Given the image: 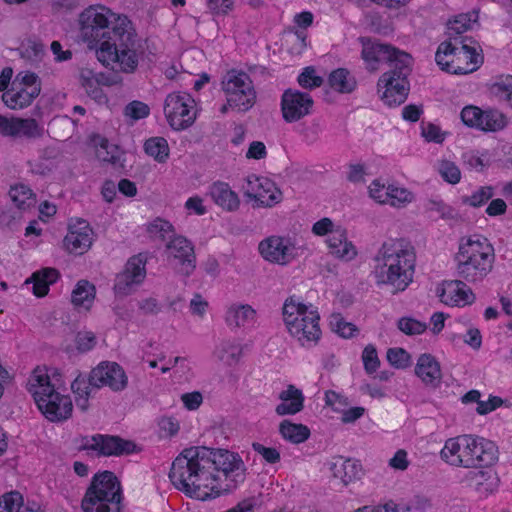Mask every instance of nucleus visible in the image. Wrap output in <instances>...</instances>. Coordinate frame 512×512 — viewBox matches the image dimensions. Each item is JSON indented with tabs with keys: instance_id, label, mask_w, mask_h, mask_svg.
<instances>
[{
	"instance_id": "56",
	"label": "nucleus",
	"mask_w": 512,
	"mask_h": 512,
	"mask_svg": "<svg viewBox=\"0 0 512 512\" xmlns=\"http://www.w3.org/2000/svg\"><path fill=\"white\" fill-rule=\"evenodd\" d=\"M421 134L428 142L442 143L445 139L444 133L433 123L422 124Z\"/></svg>"
},
{
	"instance_id": "13",
	"label": "nucleus",
	"mask_w": 512,
	"mask_h": 512,
	"mask_svg": "<svg viewBox=\"0 0 512 512\" xmlns=\"http://www.w3.org/2000/svg\"><path fill=\"white\" fill-rule=\"evenodd\" d=\"M78 449L95 453L97 457H121L140 450L134 441L110 434L83 436Z\"/></svg>"
},
{
	"instance_id": "37",
	"label": "nucleus",
	"mask_w": 512,
	"mask_h": 512,
	"mask_svg": "<svg viewBox=\"0 0 512 512\" xmlns=\"http://www.w3.org/2000/svg\"><path fill=\"white\" fill-rule=\"evenodd\" d=\"M144 151L157 162L164 163L169 157L168 142L163 137H152L145 141Z\"/></svg>"
},
{
	"instance_id": "3",
	"label": "nucleus",
	"mask_w": 512,
	"mask_h": 512,
	"mask_svg": "<svg viewBox=\"0 0 512 512\" xmlns=\"http://www.w3.org/2000/svg\"><path fill=\"white\" fill-rule=\"evenodd\" d=\"M374 261L373 274L378 285H389L397 293L404 291L413 281L416 253L410 241L388 239L377 251Z\"/></svg>"
},
{
	"instance_id": "46",
	"label": "nucleus",
	"mask_w": 512,
	"mask_h": 512,
	"mask_svg": "<svg viewBox=\"0 0 512 512\" xmlns=\"http://www.w3.org/2000/svg\"><path fill=\"white\" fill-rule=\"evenodd\" d=\"M150 114V108L142 101L134 100L128 103L124 108L125 117L130 118L133 122L146 118Z\"/></svg>"
},
{
	"instance_id": "7",
	"label": "nucleus",
	"mask_w": 512,
	"mask_h": 512,
	"mask_svg": "<svg viewBox=\"0 0 512 512\" xmlns=\"http://www.w3.org/2000/svg\"><path fill=\"white\" fill-rule=\"evenodd\" d=\"M456 261L461 279L471 284L481 283L493 269L494 247L481 235L470 236L460 244Z\"/></svg>"
},
{
	"instance_id": "59",
	"label": "nucleus",
	"mask_w": 512,
	"mask_h": 512,
	"mask_svg": "<svg viewBox=\"0 0 512 512\" xmlns=\"http://www.w3.org/2000/svg\"><path fill=\"white\" fill-rule=\"evenodd\" d=\"M16 91L18 93V99L22 101V104H24L25 107H28L33 100L39 96L41 92V87L33 86L30 89L25 87H17Z\"/></svg>"
},
{
	"instance_id": "1",
	"label": "nucleus",
	"mask_w": 512,
	"mask_h": 512,
	"mask_svg": "<svg viewBox=\"0 0 512 512\" xmlns=\"http://www.w3.org/2000/svg\"><path fill=\"white\" fill-rule=\"evenodd\" d=\"M241 456L228 449L193 446L172 462L169 478L186 495L201 501L235 490L246 480Z\"/></svg>"
},
{
	"instance_id": "47",
	"label": "nucleus",
	"mask_w": 512,
	"mask_h": 512,
	"mask_svg": "<svg viewBox=\"0 0 512 512\" xmlns=\"http://www.w3.org/2000/svg\"><path fill=\"white\" fill-rule=\"evenodd\" d=\"M297 81L301 87L310 90L320 87L323 84V78L316 75L315 69L310 66L304 68L303 72L298 76Z\"/></svg>"
},
{
	"instance_id": "32",
	"label": "nucleus",
	"mask_w": 512,
	"mask_h": 512,
	"mask_svg": "<svg viewBox=\"0 0 512 512\" xmlns=\"http://www.w3.org/2000/svg\"><path fill=\"white\" fill-rule=\"evenodd\" d=\"M328 83L335 91L348 94L355 90L357 82L346 68H338L333 70L329 77Z\"/></svg>"
},
{
	"instance_id": "44",
	"label": "nucleus",
	"mask_w": 512,
	"mask_h": 512,
	"mask_svg": "<svg viewBox=\"0 0 512 512\" xmlns=\"http://www.w3.org/2000/svg\"><path fill=\"white\" fill-rule=\"evenodd\" d=\"M388 191L389 200H387V204L394 207L404 206L405 204L410 203L413 199V194L403 187L388 185Z\"/></svg>"
},
{
	"instance_id": "27",
	"label": "nucleus",
	"mask_w": 512,
	"mask_h": 512,
	"mask_svg": "<svg viewBox=\"0 0 512 512\" xmlns=\"http://www.w3.org/2000/svg\"><path fill=\"white\" fill-rule=\"evenodd\" d=\"M281 403L276 406L275 412L279 416L294 415L300 412L304 407V396L302 391L293 385H289L286 390L279 394Z\"/></svg>"
},
{
	"instance_id": "16",
	"label": "nucleus",
	"mask_w": 512,
	"mask_h": 512,
	"mask_svg": "<svg viewBox=\"0 0 512 512\" xmlns=\"http://www.w3.org/2000/svg\"><path fill=\"white\" fill-rule=\"evenodd\" d=\"M146 256L142 253L132 256L124 270L117 274L114 291L119 296H127L134 292L146 277Z\"/></svg>"
},
{
	"instance_id": "21",
	"label": "nucleus",
	"mask_w": 512,
	"mask_h": 512,
	"mask_svg": "<svg viewBox=\"0 0 512 512\" xmlns=\"http://www.w3.org/2000/svg\"><path fill=\"white\" fill-rule=\"evenodd\" d=\"M94 232L85 220H78L69 225V231L64 237V248L71 254L83 255L93 243Z\"/></svg>"
},
{
	"instance_id": "8",
	"label": "nucleus",
	"mask_w": 512,
	"mask_h": 512,
	"mask_svg": "<svg viewBox=\"0 0 512 512\" xmlns=\"http://www.w3.org/2000/svg\"><path fill=\"white\" fill-rule=\"evenodd\" d=\"M122 487L112 471L96 473L81 501L83 512H122Z\"/></svg>"
},
{
	"instance_id": "54",
	"label": "nucleus",
	"mask_w": 512,
	"mask_h": 512,
	"mask_svg": "<svg viewBox=\"0 0 512 512\" xmlns=\"http://www.w3.org/2000/svg\"><path fill=\"white\" fill-rule=\"evenodd\" d=\"M76 347L80 352H87L96 345V337L93 332L81 331L76 335Z\"/></svg>"
},
{
	"instance_id": "23",
	"label": "nucleus",
	"mask_w": 512,
	"mask_h": 512,
	"mask_svg": "<svg viewBox=\"0 0 512 512\" xmlns=\"http://www.w3.org/2000/svg\"><path fill=\"white\" fill-rule=\"evenodd\" d=\"M479 468L468 471L461 480V483L474 487L480 495L487 497L497 491L500 479L491 466Z\"/></svg>"
},
{
	"instance_id": "15",
	"label": "nucleus",
	"mask_w": 512,
	"mask_h": 512,
	"mask_svg": "<svg viewBox=\"0 0 512 512\" xmlns=\"http://www.w3.org/2000/svg\"><path fill=\"white\" fill-rule=\"evenodd\" d=\"M264 260L278 265H288L298 256V249L290 237L272 235L263 239L258 246Z\"/></svg>"
},
{
	"instance_id": "19",
	"label": "nucleus",
	"mask_w": 512,
	"mask_h": 512,
	"mask_svg": "<svg viewBox=\"0 0 512 512\" xmlns=\"http://www.w3.org/2000/svg\"><path fill=\"white\" fill-rule=\"evenodd\" d=\"M314 101L312 97L299 90L287 89L281 97V112L287 123L299 121L311 113Z\"/></svg>"
},
{
	"instance_id": "58",
	"label": "nucleus",
	"mask_w": 512,
	"mask_h": 512,
	"mask_svg": "<svg viewBox=\"0 0 512 512\" xmlns=\"http://www.w3.org/2000/svg\"><path fill=\"white\" fill-rule=\"evenodd\" d=\"M325 402L326 405L333 407L336 411H342L344 407L348 406V399L332 390L325 393Z\"/></svg>"
},
{
	"instance_id": "63",
	"label": "nucleus",
	"mask_w": 512,
	"mask_h": 512,
	"mask_svg": "<svg viewBox=\"0 0 512 512\" xmlns=\"http://www.w3.org/2000/svg\"><path fill=\"white\" fill-rule=\"evenodd\" d=\"M334 229V224L330 218L324 217L319 221L315 222L312 227V232L318 236H324L328 233L332 235Z\"/></svg>"
},
{
	"instance_id": "26",
	"label": "nucleus",
	"mask_w": 512,
	"mask_h": 512,
	"mask_svg": "<svg viewBox=\"0 0 512 512\" xmlns=\"http://www.w3.org/2000/svg\"><path fill=\"white\" fill-rule=\"evenodd\" d=\"M416 375L425 383L436 387L441 381L440 364L431 354H422L418 358Z\"/></svg>"
},
{
	"instance_id": "41",
	"label": "nucleus",
	"mask_w": 512,
	"mask_h": 512,
	"mask_svg": "<svg viewBox=\"0 0 512 512\" xmlns=\"http://www.w3.org/2000/svg\"><path fill=\"white\" fill-rule=\"evenodd\" d=\"M331 329L343 338L353 337L358 332L357 327L350 322H346L341 314H332L330 317Z\"/></svg>"
},
{
	"instance_id": "2",
	"label": "nucleus",
	"mask_w": 512,
	"mask_h": 512,
	"mask_svg": "<svg viewBox=\"0 0 512 512\" xmlns=\"http://www.w3.org/2000/svg\"><path fill=\"white\" fill-rule=\"evenodd\" d=\"M79 24L82 39L96 49L104 66L124 73L136 71L144 49L126 16H116L103 6L89 7L80 14Z\"/></svg>"
},
{
	"instance_id": "60",
	"label": "nucleus",
	"mask_w": 512,
	"mask_h": 512,
	"mask_svg": "<svg viewBox=\"0 0 512 512\" xmlns=\"http://www.w3.org/2000/svg\"><path fill=\"white\" fill-rule=\"evenodd\" d=\"M502 404V398L498 396H490L488 401L480 400V402H478L476 411L479 415H486L500 407Z\"/></svg>"
},
{
	"instance_id": "11",
	"label": "nucleus",
	"mask_w": 512,
	"mask_h": 512,
	"mask_svg": "<svg viewBox=\"0 0 512 512\" xmlns=\"http://www.w3.org/2000/svg\"><path fill=\"white\" fill-rule=\"evenodd\" d=\"M461 40V47H455L451 42H442L436 51L435 61L443 71L464 75L476 71L483 63L484 57L476 47Z\"/></svg>"
},
{
	"instance_id": "53",
	"label": "nucleus",
	"mask_w": 512,
	"mask_h": 512,
	"mask_svg": "<svg viewBox=\"0 0 512 512\" xmlns=\"http://www.w3.org/2000/svg\"><path fill=\"white\" fill-rule=\"evenodd\" d=\"M252 448L257 454L261 455L263 459L269 464L278 463L281 459L280 453L276 448L266 447L258 442L252 443Z\"/></svg>"
},
{
	"instance_id": "34",
	"label": "nucleus",
	"mask_w": 512,
	"mask_h": 512,
	"mask_svg": "<svg viewBox=\"0 0 512 512\" xmlns=\"http://www.w3.org/2000/svg\"><path fill=\"white\" fill-rule=\"evenodd\" d=\"M256 311L248 304L233 305L226 313V323L229 326L241 327L255 319Z\"/></svg>"
},
{
	"instance_id": "17",
	"label": "nucleus",
	"mask_w": 512,
	"mask_h": 512,
	"mask_svg": "<svg viewBox=\"0 0 512 512\" xmlns=\"http://www.w3.org/2000/svg\"><path fill=\"white\" fill-rule=\"evenodd\" d=\"M463 123L484 132L502 130L507 125L506 117L498 110H482L476 106H466L461 111Z\"/></svg>"
},
{
	"instance_id": "57",
	"label": "nucleus",
	"mask_w": 512,
	"mask_h": 512,
	"mask_svg": "<svg viewBox=\"0 0 512 512\" xmlns=\"http://www.w3.org/2000/svg\"><path fill=\"white\" fill-rule=\"evenodd\" d=\"M17 84L20 87H25L28 89H30L33 86L41 87V82H40L39 77L35 73H32V72L18 73L13 82V86H17Z\"/></svg>"
},
{
	"instance_id": "50",
	"label": "nucleus",
	"mask_w": 512,
	"mask_h": 512,
	"mask_svg": "<svg viewBox=\"0 0 512 512\" xmlns=\"http://www.w3.org/2000/svg\"><path fill=\"white\" fill-rule=\"evenodd\" d=\"M362 360L364 369L368 374L374 373L380 365V360L378 358L376 348L371 344L364 348L362 353Z\"/></svg>"
},
{
	"instance_id": "40",
	"label": "nucleus",
	"mask_w": 512,
	"mask_h": 512,
	"mask_svg": "<svg viewBox=\"0 0 512 512\" xmlns=\"http://www.w3.org/2000/svg\"><path fill=\"white\" fill-rule=\"evenodd\" d=\"M0 512H27L23 507L22 494L18 491H11L0 497Z\"/></svg>"
},
{
	"instance_id": "4",
	"label": "nucleus",
	"mask_w": 512,
	"mask_h": 512,
	"mask_svg": "<svg viewBox=\"0 0 512 512\" xmlns=\"http://www.w3.org/2000/svg\"><path fill=\"white\" fill-rule=\"evenodd\" d=\"M63 387L62 374L57 368L36 367L28 380V391L38 409L51 422H62L72 415V400L60 392Z\"/></svg>"
},
{
	"instance_id": "55",
	"label": "nucleus",
	"mask_w": 512,
	"mask_h": 512,
	"mask_svg": "<svg viewBox=\"0 0 512 512\" xmlns=\"http://www.w3.org/2000/svg\"><path fill=\"white\" fill-rule=\"evenodd\" d=\"M369 195L377 202L387 204V200H389L388 186L386 187L379 180H374L369 186Z\"/></svg>"
},
{
	"instance_id": "9",
	"label": "nucleus",
	"mask_w": 512,
	"mask_h": 512,
	"mask_svg": "<svg viewBox=\"0 0 512 512\" xmlns=\"http://www.w3.org/2000/svg\"><path fill=\"white\" fill-rule=\"evenodd\" d=\"M283 319L291 336L296 338L302 346H311L320 339L318 312L309 309L294 297L285 301Z\"/></svg>"
},
{
	"instance_id": "42",
	"label": "nucleus",
	"mask_w": 512,
	"mask_h": 512,
	"mask_svg": "<svg viewBox=\"0 0 512 512\" xmlns=\"http://www.w3.org/2000/svg\"><path fill=\"white\" fill-rule=\"evenodd\" d=\"M494 195L492 186H483L475 191L471 196L462 197V202L471 207L478 208L484 205Z\"/></svg>"
},
{
	"instance_id": "49",
	"label": "nucleus",
	"mask_w": 512,
	"mask_h": 512,
	"mask_svg": "<svg viewBox=\"0 0 512 512\" xmlns=\"http://www.w3.org/2000/svg\"><path fill=\"white\" fill-rule=\"evenodd\" d=\"M398 328L406 335H419L426 331V323L409 317H402L398 321Z\"/></svg>"
},
{
	"instance_id": "43",
	"label": "nucleus",
	"mask_w": 512,
	"mask_h": 512,
	"mask_svg": "<svg viewBox=\"0 0 512 512\" xmlns=\"http://www.w3.org/2000/svg\"><path fill=\"white\" fill-rule=\"evenodd\" d=\"M241 353L242 348L240 345L227 341L221 344L218 357L227 365H233L239 361Z\"/></svg>"
},
{
	"instance_id": "39",
	"label": "nucleus",
	"mask_w": 512,
	"mask_h": 512,
	"mask_svg": "<svg viewBox=\"0 0 512 512\" xmlns=\"http://www.w3.org/2000/svg\"><path fill=\"white\" fill-rule=\"evenodd\" d=\"M9 196L13 203L19 209L23 210L29 207L34 201L31 189L23 184L12 186L9 190Z\"/></svg>"
},
{
	"instance_id": "6",
	"label": "nucleus",
	"mask_w": 512,
	"mask_h": 512,
	"mask_svg": "<svg viewBox=\"0 0 512 512\" xmlns=\"http://www.w3.org/2000/svg\"><path fill=\"white\" fill-rule=\"evenodd\" d=\"M127 386L128 376L123 367L117 362L102 361L90 371L87 377L79 374L71 383V390L75 395L76 406L86 412L94 389L108 387L113 392H121Z\"/></svg>"
},
{
	"instance_id": "22",
	"label": "nucleus",
	"mask_w": 512,
	"mask_h": 512,
	"mask_svg": "<svg viewBox=\"0 0 512 512\" xmlns=\"http://www.w3.org/2000/svg\"><path fill=\"white\" fill-rule=\"evenodd\" d=\"M166 253L169 257L179 260L184 275L189 276L195 270L194 246L187 238L175 234L166 244Z\"/></svg>"
},
{
	"instance_id": "28",
	"label": "nucleus",
	"mask_w": 512,
	"mask_h": 512,
	"mask_svg": "<svg viewBox=\"0 0 512 512\" xmlns=\"http://www.w3.org/2000/svg\"><path fill=\"white\" fill-rule=\"evenodd\" d=\"M44 135V128L34 118L12 117L11 138L27 140L39 139Z\"/></svg>"
},
{
	"instance_id": "61",
	"label": "nucleus",
	"mask_w": 512,
	"mask_h": 512,
	"mask_svg": "<svg viewBox=\"0 0 512 512\" xmlns=\"http://www.w3.org/2000/svg\"><path fill=\"white\" fill-rule=\"evenodd\" d=\"M426 210L433 213H437L442 218H451L452 209L442 201L429 200L426 203Z\"/></svg>"
},
{
	"instance_id": "30",
	"label": "nucleus",
	"mask_w": 512,
	"mask_h": 512,
	"mask_svg": "<svg viewBox=\"0 0 512 512\" xmlns=\"http://www.w3.org/2000/svg\"><path fill=\"white\" fill-rule=\"evenodd\" d=\"M209 193L213 201L227 211H235L240 205L238 195L225 182L213 183Z\"/></svg>"
},
{
	"instance_id": "38",
	"label": "nucleus",
	"mask_w": 512,
	"mask_h": 512,
	"mask_svg": "<svg viewBox=\"0 0 512 512\" xmlns=\"http://www.w3.org/2000/svg\"><path fill=\"white\" fill-rule=\"evenodd\" d=\"M146 231L151 239H159L162 242H168L175 235L173 225L162 218H156L148 223Z\"/></svg>"
},
{
	"instance_id": "64",
	"label": "nucleus",
	"mask_w": 512,
	"mask_h": 512,
	"mask_svg": "<svg viewBox=\"0 0 512 512\" xmlns=\"http://www.w3.org/2000/svg\"><path fill=\"white\" fill-rule=\"evenodd\" d=\"M184 406L188 410H196L202 404L203 397L202 394L198 391H194L191 393H185L181 396Z\"/></svg>"
},
{
	"instance_id": "33",
	"label": "nucleus",
	"mask_w": 512,
	"mask_h": 512,
	"mask_svg": "<svg viewBox=\"0 0 512 512\" xmlns=\"http://www.w3.org/2000/svg\"><path fill=\"white\" fill-rule=\"evenodd\" d=\"M279 433L293 444L305 442L310 436V430L306 425L296 424L290 420H283L279 425Z\"/></svg>"
},
{
	"instance_id": "14",
	"label": "nucleus",
	"mask_w": 512,
	"mask_h": 512,
	"mask_svg": "<svg viewBox=\"0 0 512 512\" xmlns=\"http://www.w3.org/2000/svg\"><path fill=\"white\" fill-rule=\"evenodd\" d=\"M194 100L187 94H169L164 103V113L168 123L174 130H184L190 127L196 118L193 110Z\"/></svg>"
},
{
	"instance_id": "12",
	"label": "nucleus",
	"mask_w": 512,
	"mask_h": 512,
	"mask_svg": "<svg viewBox=\"0 0 512 512\" xmlns=\"http://www.w3.org/2000/svg\"><path fill=\"white\" fill-rule=\"evenodd\" d=\"M228 105L232 109L246 112L255 103L256 92L249 75L243 71H228L221 81Z\"/></svg>"
},
{
	"instance_id": "5",
	"label": "nucleus",
	"mask_w": 512,
	"mask_h": 512,
	"mask_svg": "<svg viewBox=\"0 0 512 512\" xmlns=\"http://www.w3.org/2000/svg\"><path fill=\"white\" fill-rule=\"evenodd\" d=\"M440 455L450 465L477 468L492 466L498 460V449L492 441L465 434L446 440Z\"/></svg>"
},
{
	"instance_id": "25",
	"label": "nucleus",
	"mask_w": 512,
	"mask_h": 512,
	"mask_svg": "<svg viewBox=\"0 0 512 512\" xmlns=\"http://www.w3.org/2000/svg\"><path fill=\"white\" fill-rule=\"evenodd\" d=\"M329 252L335 257L350 261L357 255V251L352 242L348 241L346 230L337 227L327 239Z\"/></svg>"
},
{
	"instance_id": "35",
	"label": "nucleus",
	"mask_w": 512,
	"mask_h": 512,
	"mask_svg": "<svg viewBox=\"0 0 512 512\" xmlns=\"http://www.w3.org/2000/svg\"><path fill=\"white\" fill-rule=\"evenodd\" d=\"M478 11L473 10L468 13H462L447 23V34L450 38L456 37L471 28L472 23L478 21Z\"/></svg>"
},
{
	"instance_id": "52",
	"label": "nucleus",
	"mask_w": 512,
	"mask_h": 512,
	"mask_svg": "<svg viewBox=\"0 0 512 512\" xmlns=\"http://www.w3.org/2000/svg\"><path fill=\"white\" fill-rule=\"evenodd\" d=\"M206 5L212 15L224 16L233 10L234 2L233 0H206Z\"/></svg>"
},
{
	"instance_id": "31",
	"label": "nucleus",
	"mask_w": 512,
	"mask_h": 512,
	"mask_svg": "<svg viewBox=\"0 0 512 512\" xmlns=\"http://www.w3.org/2000/svg\"><path fill=\"white\" fill-rule=\"evenodd\" d=\"M60 273L54 268H44L40 271L33 273L30 279H27L25 284L32 283V291L37 297L45 296L49 291V286L57 281Z\"/></svg>"
},
{
	"instance_id": "24",
	"label": "nucleus",
	"mask_w": 512,
	"mask_h": 512,
	"mask_svg": "<svg viewBox=\"0 0 512 512\" xmlns=\"http://www.w3.org/2000/svg\"><path fill=\"white\" fill-rule=\"evenodd\" d=\"M467 283L463 279L445 281L438 294L441 301L451 306H464L473 303L475 295Z\"/></svg>"
},
{
	"instance_id": "62",
	"label": "nucleus",
	"mask_w": 512,
	"mask_h": 512,
	"mask_svg": "<svg viewBox=\"0 0 512 512\" xmlns=\"http://www.w3.org/2000/svg\"><path fill=\"white\" fill-rule=\"evenodd\" d=\"M17 96L16 86H13L11 90H7L2 94V101L10 109L16 110L25 108L24 104H22V101L18 99Z\"/></svg>"
},
{
	"instance_id": "45",
	"label": "nucleus",
	"mask_w": 512,
	"mask_h": 512,
	"mask_svg": "<svg viewBox=\"0 0 512 512\" xmlns=\"http://www.w3.org/2000/svg\"><path fill=\"white\" fill-rule=\"evenodd\" d=\"M82 86L86 92L94 99H100L103 96V90L99 86V80L91 70H83L81 72Z\"/></svg>"
},
{
	"instance_id": "18",
	"label": "nucleus",
	"mask_w": 512,
	"mask_h": 512,
	"mask_svg": "<svg viewBox=\"0 0 512 512\" xmlns=\"http://www.w3.org/2000/svg\"><path fill=\"white\" fill-rule=\"evenodd\" d=\"M360 40L363 45L362 58L370 71L377 70L379 63H387L392 67L401 54H407L389 44L371 41L369 38L362 37Z\"/></svg>"
},
{
	"instance_id": "20",
	"label": "nucleus",
	"mask_w": 512,
	"mask_h": 512,
	"mask_svg": "<svg viewBox=\"0 0 512 512\" xmlns=\"http://www.w3.org/2000/svg\"><path fill=\"white\" fill-rule=\"evenodd\" d=\"M246 180L248 188L245 196L255 200L257 207H272L281 202L282 192L270 180L261 179L256 175H249Z\"/></svg>"
},
{
	"instance_id": "48",
	"label": "nucleus",
	"mask_w": 512,
	"mask_h": 512,
	"mask_svg": "<svg viewBox=\"0 0 512 512\" xmlns=\"http://www.w3.org/2000/svg\"><path fill=\"white\" fill-rule=\"evenodd\" d=\"M387 360L393 367L404 369L409 366L411 357L403 348H390L387 351Z\"/></svg>"
},
{
	"instance_id": "36",
	"label": "nucleus",
	"mask_w": 512,
	"mask_h": 512,
	"mask_svg": "<svg viewBox=\"0 0 512 512\" xmlns=\"http://www.w3.org/2000/svg\"><path fill=\"white\" fill-rule=\"evenodd\" d=\"M96 289L93 284L87 280H80L76 284L71 294V301L75 306H89L94 297Z\"/></svg>"
},
{
	"instance_id": "29",
	"label": "nucleus",
	"mask_w": 512,
	"mask_h": 512,
	"mask_svg": "<svg viewBox=\"0 0 512 512\" xmlns=\"http://www.w3.org/2000/svg\"><path fill=\"white\" fill-rule=\"evenodd\" d=\"M330 470L335 478H339L344 485L359 479L362 468L358 461L338 457L330 463Z\"/></svg>"
},
{
	"instance_id": "51",
	"label": "nucleus",
	"mask_w": 512,
	"mask_h": 512,
	"mask_svg": "<svg viewBox=\"0 0 512 512\" xmlns=\"http://www.w3.org/2000/svg\"><path fill=\"white\" fill-rule=\"evenodd\" d=\"M440 174L445 181L451 184H457L461 179L459 168L451 161H442L440 165Z\"/></svg>"
},
{
	"instance_id": "10",
	"label": "nucleus",
	"mask_w": 512,
	"mask_h": 512,
	"mask_svg": "<svg viewBox=\"0 0 512 512\" xmlns=\"http://www.w3.org/2000/svg\"><path fill=\"white\" fill-rule=\"evenodd\" d=\"M411 65V55L401 54L395 65L379 78L378 93L387 106H398L407 99L410 90L408 76L412 71Z\"/></svg>"
}]
</instances>
